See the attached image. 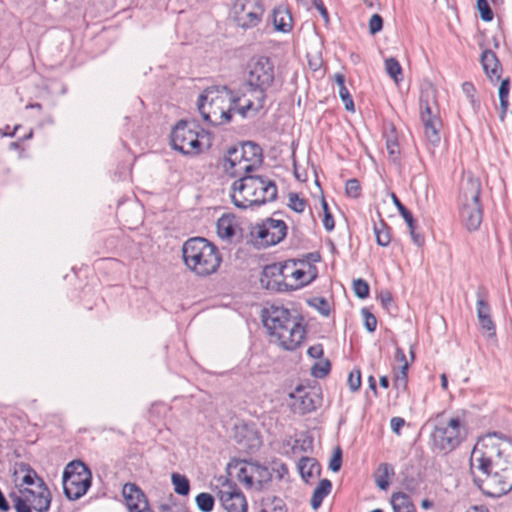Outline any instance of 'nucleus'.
<instances>
[{"label":"nucleus","mask_w":512,"mask_h":512,"mask_svg":"<svg viewBox=\"0 0 512 512\" xmlns=\"http://www.w3.org/2000/svg\"><path fill=\"white\" fill-rule=\"evenodd\" d=\"M301 477L307 482L309 478L319 475L321 466L315 458L301 457L297 464Z\"/></svg>","instance_id":"27"},{"label":"nucleus","mask_w":512,"mask_h":512,"mask_svg":"<svg viewBox=\"0 0 512 512\" xmlns=\"http://www.w3.org/2000/svg\"><path fill=\"white\" fill-rule=\"evenodd\" d=\"M408 228H409V232H410L413 242L417 246H422L424 243V237L415 231L416 230V221L414 222V224H412V226H408Z\"/></svg>","instance_id":"57"},{"label":"nucleus","mask_w":512,"mask_h":512,"mask_svg":"<svg viewBox=\"0 0 512 512\" xmlns=\"http://www.w3.org/2000/svg\"><path fill=\"white\" fill-rule=\"evenodd\" d=\"M385 70H386V73L391 78H393L396 83H398L400 80H402V78H403L402 67L396 58L390 57L385 60Z\"/></svg>","instance_id":"34"},{"label":"nucleus","mask_w":512,"mask_h":512,"mask_svg":"<svg viewBox=\"0 0 512 512\" xmlns=\"http://www.w3.org/2000/svg\"><path fill=\"white\" fill-rule=\"evenodd\" d=\"M203 134L204 131H198V127L194 122L180 120L171 131V146L183 155H198L202 152L200 137H203Z\"/></svg>","instance_id":"10"},{"label":"nucleus","mask_w":512,"mask_h":512,"mask_svg":"<svg viewBox=\"0 0 512 512\" xmlns=\"http://www.w3.org/2000/svg\"><path fill=\"white\" fill-rule=\"evenodd\" d=\"M476 6L483 21H492L494 14L487 0H477Z\"/></svg>","instance_id":"43"},{"label":"nucleus","mask_w":512,"mask_h":512,"mask_svg":"<svg viewBox=\"0 0 512 512\" xmlns=\"http://www.w3.org/2000/svg\"><path fill=\"white\" fill-rule=\"evenodd\" d=\"M324 350L322 344H315L308 348L307 354L313 359H320L323 356Z\"/></svg>","instance_id":"55"},{"label":"nucleus","mask_w":512,"mask_h":512,"mask_svg":"<svg viewBox=\"0 0 512 512\" xmlns=\"http://www.w3.org/2000/svg\"><path fill=\"white\" fill-rule=\"evenodd\" d=\"M509 91H510V79L505 78V79L501 80V83L499 85V89H498L499 98H508Z\"/></svg>","instance_id":"56"},{"label":"nucleus","mask_w":512,"mask_h":512,"mask_svg":"<svg viewBox=\"0 0 512 512\" xmlns=\"http://www.w3.org/2000/svg\"><path fill=\"white\" fill-rule=\"evenodd\" d=\"M487 438H491L492 440H493V438L502 439V440L506 441V443H507L506 447H503V448L506 449V451H509V449H512L509 438L507 436L503 435L502 433L494 432L492 435H487L484 439H487Z\"/></svg>","instance_id":"62"},{"label":"nucleus","mask_w":512,"mask_h":512,"mask_svg":"<svg viewBox=\"0 0 512 512\" xmlns=\"http://www.w3.org/2000/svg\"><path fill=\"white\" fill-rule=\"evenodd\" d=\"M264 11L262 0H235L234 3L235 22L244 30L258 26Z\"/></svg>","instance_id":"14"},{"label":"nucleus","mask_w":512,"mask_h":512,"mask_svg":"<svg viewBox=\"0 0 512 512\" xmlns=\"http://www.w3.org/2000/svg\"><path fill=\"white\" fill-rule=\"evenodd\" d=\"M353 291L359 299H366L370 293V287L367 281L362 278L353 281Z\"/></svg>","instance_id":"41"},{"label":"nucleus","mask_w":512,"mask_h":512,"mask_svg":"<svg viewBox=\"0 0 512 512\" xmlns=\"http://www.w3.org/2000/svg\"><path fill=\"white\" fill-rule=\"evenodd\" d=\"M393 475V466L388 463H381L375 475V482L379 489L386 490L389 487V477Z\"/></svg>","instance_id":"31"},{"label":"nucleus","mask_w":512,"mask_h":512,"mask_svg":"<svg viewBox=\"0 0 512 512\" xmlns=\"http://www.w3.org/2000/svg\"><path fill=\"white\" fill-rule=\"evenodd\" d=\"M374 233L376 242L379 246L386 247L391 242L390 227L384 220H380L378 224H374Z\"/></svg>","instance_id":"32"},{"label":"nucleus","mask_w":512,"mask_h":512,"mask_svg":"<svg viewBox=\"0 0 512 512\" xmlns=\"http://www.w3.org/2000/svg\"><path fill=\"white\" fill-rule=\"evenodd\" d=\"M309 304L315 307L319 313L323 316H329L330 314V304L328 300L324 297H315L313 298Z\"/></svg>","instance_id":"45"},{"label":"nucleus","mask_w":512,"mask_h":512,"mask_svg":"<svg viewBox=\"0 0 512 512\" xmlns=\"http://www.w3.org/2000/svg\"><path fill=\"white\" fill-rule=\"evenodd\" d=\"M19 492L20 495H22L26 501L31 504L35 511L47 512L49 510L52 496L43 479H38L35 489L20 488Z\"/></svg>","instance_id":"17"},{"label":"nucleus","mask_w":512,"mask_h":512,"mask_svg":"<svg viewBox=\"0 0 512 512\" xmlns=\"http://www.w3.org/2000/svg\"><path fill=\"white\" fill-rule=\"evenodd\" d=\"M361 313L364 318V326L366 330L370 333L374 332L377 327V319L375 315L371 313L367 308H363Z\"/></svg>","instance_id":"47"},{"label":"nucleus","mask_w":512,"mask_h":512,"mask_svg":"<svg viewBox=\"0 0 512 512\" xmlns=\"http://www.w3.org/2000/svg\"><path fill=\"white\" fill-rule=\"evenodd\" d=\"M287 229V225L283 220L267 218L252 228L251 235L257 243L264 247H269L280 243L286 237Z\"/></svg>","instance_id":"15"},{"label":"nucleus","mask_w":512,"mask_h":512,"mask_svg":"<svg viewBox=\"0 0 512 512\" xmlns=\"http://www.w3.org/2000/svg\"><path fill=\"white\" fill-rule=\"evenodd\" d=\"M499 102H500V115H499V118L503 122L505 120V117H506V113H507L508 106H509V101H508V98H499Z\"/></svg>","instance_id":"61"},{"label":"nucleus","mask_w":512,"mask_h":512,"mask_svg":"<svg viewBox=\"0 0 512 512\" xmlns=\"http://www.w3.org/2000/svg\"><path fill=\"white\" fill-rule=\"evenodd\" d=\"M338 94L342 102L344 103L345 109L347 111L353 112L354 111V101L353 98L347 89L346 86L340 87L338 89Z\"/></svg>","instance_id":"48"},{"label":"nucleus","mask_w":512,"mask_h":512,"mask_svg":"<svg viewBox=\"0 0 512 512\" xmlns=\"http://www.w3.org/2000/svg\"><path fill=\"white\" fill-rule=\"evenodd\" d=\"M182 257L187 268L201 277L215 273L222 262L219 249L202 237H193L184 242Z\"/></svg>","instance_id":"5"},{"label":"nucleus","mask_w":512,"mask_h":512,"mask_svg":"<svg viewBox=\"0 0 512 512\" xmlns=\"http://www.w3.org/2000/svg\"><path fill=\"white\" fill-rule=\"evenodd\" d=\"M361 185L358 179L351 178L346 181L345 192L348 197L357 199L361 195Z\"/></svg>","instance_id":"42"},{"label":"nucleus","mask_w":512,"mask_h":512,"mask_svg":"<svg viewBox=\"0 0 512 512\" xmlns=\"http://www.w3.org/2000/svg\"><path fill=\"white\" fill-rule=\"evenodd\" d=\"M237 476L240 481L245 482L249 486L253 484V477L252 475L248 474L247 468L245 466L239 468Z\"/></svg>","instance_id":"58"},{"label":"nucleus","mask_w":512,"mask_h":512,"mask_svg":"<svg viewBox=\"0 0 512 512\" xmlns=\"http://www.w3.org/2000/svg\"><path fill=\"white\" fill-rule=\"evenodd\" d=\"M217 495L226 512H247L246 497L236 483L225 480Z\"/></svg>","instance_id":"16"},{"label":"nucleus","mask_w":512,"mask_h":512,"mask_svg":"<svg viewBox=\"0 0 512 512\" xmlns=\"http://www.w3.org/2000/svg\"><path fill=\"white\" fill-rule=\"evenodd\" d=\"M395 360L397 362L402 363V365L405 364V362H407L404 351L399 347H397L395 351Z\"/></svg>","instance_id":"63"},{"label":"nucleus","mask_w":512,"mask_h":512,"mask_svg":"<svg viewBox=\"0 0 512 512\" xmlns=\"http://www.w3.org/2000/svg\"><path fill=\"white\" fill-rule=\"evenodd\" d=\"M501 455H504V448L491 438L480 439L471 451L469 469L472 481L484 494L495 471V462Z\"/></svg>","instance_id":"6"},{"label":"nucleus","mask_w":512,"mask_h":512,"mask_svg":"<svg viewBox=\"0 0 512 512\" xmlns=\"http://www.w3.org/2000/svg\"><path fill=\"white\" fill-rule=\"evenodd\" d=\"M390 425L394 433L400 434L401 428L405 425V420L401 417H393L390 421Z\"/></svg>","instance_id":"59"},{"label":"nucleus","mask_w":512,"mask_h":512,"mask_svg":"<svg viewBox=\"0 0 512 512\" xmlns=\"http://www.w3.org/2000/svg\"><path fill=\"white\" fill-rule=\"evenodd\" d=\"M380 301H381V304L386 308L388 309L389 306L393 303V298H392V295L390 292L388 291H384V292H381L380 293Z\"/></svg>","instance_id":"60"},{"label":"nucleus","mask_w":512,"mask_h":512,"mask_svg":"<svg viewBox=\"0 0 512 512\" xmlns=\"http://www.w3.org/2000/svg\"><path fill=\"white\" fill-rule=\"evenodd\" d=\"M122 494L126 500L129 512H134L145 506L148 502L143 491L134 483H126L123 486Z\"/></svg>","instance_id":"21"},{"label":"nucleus","mask_w":512,"mask_h":512,"mask_svg":"<svg viewBox=\"0 0 512 512\" xmlns=\"http://www.w3.org/2000/svg\"><path fill=\"white\" fill-rule=\"evenodd\" d=\"M465 436V422L458 416L451 417L446 422H439L431 434L435 447L446 452L457 448Z\"/></svg>","instance_id":"11"},{"label":"nucleus","mask_w":512,"mask_h":512,"mask_svg":"<svg viewBox=\"0 0 512 512\" xmlns=\"http://www.w3.org/2000/svg\"><path fill=\"white\" fill-rule=\"evenodd\" d=\"M323 208V226L327 231H332L335 227V222L332 213L329 210L328 204L325 199H322Z\"/></svg>","instance_id":"46"},{"label":"nucleus","mask_w":512,"mask_h":512,"mask_svg":"<svg viewBox=\"0 0 512 512\" xmlns=\"http://www.w3.org/2000/svg\"><path fill=\"white\" fill-rule=\"evenodd\" d=\"M92 474L81 460L69 462L63 471V492L68 500H78L86 494L91 486Z\"/></svg>","instance_id":"9"},{"label":"nucleus","mask_w":512,"mask_h":512,"mask_svg":"<svg viewBox=\"0 0 512 512\" xmlns=\"http://www.w3.org/2000/svg\"><path fill=\"white\" fill-rule=\"evenodd\" d=\"M331 370V363L328 359L317 362L312 366L311 374L316 378H324L326 377Z\"/></svg>","instance_id":"40"},{"label":"nucleus","mask_w":512,"mask_h":512,"mask_svg":"<svg viewBox=\"0 0 512 512\" xmlns=\"http://www.w3.org/2000/svg\"><path fill=\"white\" fill-rule=\"evenodd\" d=\"M171 481L174 486V491L176 494L181 496H187L189 494L190 481L185 475L174 472L171 475Z\"/></svg>","instance_id":"33"},{"label":"nucleus","mask_w":512,"mask_h":512,"mask_svg":"<svg viewBox=\"0 0 512 512\" xmlns=\"http://www.w3.org/2000/svg\"><path fill=\"white\" fill-rule=\"evenodd\" d=\"M512 491V449L495 462V471L491 477L486 495L497 498Z\"/></svg>","instance_id":"13"},{"label":"nucleus","mask_w":512,"mask_h":512,"mask_svg":"<svg viewBox=\"0 0 512 512\" xmlns=\"http://www.w3.org/2000/svg\"><path fill=\"white\" fill-rule=\"evenodd\" d=\"M282 269L283 267H280V263L266 265L261 272V286L271 291H287L288 283L282 277Z\"/></svg>","instance_id":"19"},{"label":"nucleus","mask_w":512,"mask_h":512,"mask_svg":"<svg viewBox=\"0 0 512 512\" xmlns=\"http://www.w3.org/2000/svg\"><path fill=\"white\" fill-rule=\"evenodd\" d=\"M391 504L394 512H416V508L410 496L404 492L393 493L391 497Z\"/></svg>","instance_id":"29"},{"label":"nucleus","mask_w":512,"mask_h":512,"mask_svg":"<svg viewBox=\"0 0 512 512\" xmlns=\"http://www.w3.org/2000/svg\"><path fill=\"white\" fill-rule=\"evenodd\" d=\"M245 95L238 96L227 86H212L204 90L198 98V110L205 122L212 126L229 123L232 113L240 115Z\"/></svg>","instance_id":"1"},{"label":"nucleus","mask_w":512,"mask_h":512,"mask_svg":"<svg viewBox=\"0 0 512 512\" xmlns=\"http://www.w3.org/2000/svg\"><path fill=\"white\" fill-rule=\"evenodd\" d=\"M217 234L221 239L230 241L236 233L237 221L232 214H223L217 220Z\"/></svg>","instance_id":"26"},{"label":"nucleus","mask_w":512,"mask_h":512,"mask_svg":"<svg viewBox=\"0 0 512 512\" xmlns=\"http://www.w3.org/2000/svg\"><path fill=\"white\" fill-rule=\"evenodd\" d=\"M462 91L468 98L473 111L477 112L480 109V101L475 97L476 89L474 85L471 82H464L462 84Z\"/></svg>","instance_id":"38"},{"label":"nucleus","mask_w":512,"mask_h":512,"mask_svg":"<svg viewBox=\"0 0 512 512\" xmlns=\"http://www.w3.org/2000/svg\"><path fill=\"white\" fill-rule=\"evenodd\" d=\"M226 161L234 177L256 170L263 162L262 148L255 142L246 141L228 149Z\"/></svg>","instance_id":"8"},{"label":"nucleus","mask_w":512,"mask_h":512,"mask_svg":"<svg viewBox=\"0 0 512 512\" xmlns=\"http://www.w3.org/2000/svg\"><path fill=\"white\" fill-rule=\"evenodd\" d=\"M332 489V483L329 479H322L314 489L310 504L313 510H317L321 505L325 497H327Z\"/></svg>","instance_id":"28"},{"label":"nucleus","mask_w":512,"mask_h":512,"mask_svg":"<svg viewBox=\"0 0 512 512\" xmlns=\"http://www.w3.org/2000/svg\"><path fill=\"white\" fill-rule=\"evenodd\" d=\"M274 79V64L270 58L260 56L250 60L247 84L251 90L249 96L244 94V103L239 109L242 118L256 116L264 108L266 91L272 86Z\"/></svg>","instance_id":"3"},{"label":"nucleus","mask_w":512,"mask_h":512,"mask_svg":"<svg viewBox=\"0 0 512 512\" xmlns=\"http://www.w3.org/2000/svg\"><path fill=\"white\" fill-rule=\"evenodd\" d=\"M272 22L275 30L288 33L292 30V15L290 11L282 5L276 6L272 10Z\"/></svg>","instance_id":"24"},{"label":"nucleus","mask_w":512,"mask_h":512,"mask_svg":"<svg viewBox=\"0 0 512 512\" xmlns=\"http://www.w3.org/2000/svg\"><path fill=\"white\" fill-rule=\"evenodd\" d=\"M348 386L352 392H356L361 387V371L354 369L350 372L347 380Z\"/></svg>","instance_id":"49"},{"label":"nucleus","mask_w":512,"mask_h":512,"mask_svg":"<svg viewBox=\"0 0 512 512\" xmlns=\"http://www.w3.org/2000/svg\"><path fill=\"white\" fill-rule=\"evenodd\" d=\"M262 322L272 341L287 351L296 350L306 337L305 327L284 307L262 310Z\"/></svg>","instance_id":"2"},{"label":"nucleus","mask_w":512,"mask_h":512,"mask_svg":"<svg viewBox=\"0 0 512 512\" xmlns=\"http://www.w3.org/2000/svg\"><path fill=\"white\" fill-rule=\"evenodd\" d=\"M38 479H41L32 468H27L26 474L22 478V482L26 485H37Z\"/></svg>","instance_id":"53"},{"label":"nucleus","mask_w":512,"mask_h":512,"mask_svg":"<svg viewBox=\"0 0 512 512\" xmlns=\"http://www.w3.org/2000/svg\"><path fill=\"white\" fill-rule=\"evenodd\" d=\"M232 184L231 199L240 209L260 206L276 200L278 190L276 183L264 176L242 174Z\"/></svg>","instance_id":"4"},{"label":"nucleus","mask_w":512,"mask_h":512,"mask_svg":"<svg viewBox=\"0 0 512 512\" xmlns=\"http://www.w3.org/2000/svg\"><path fill=\"white\" fill-rule=\"evenodd\" d=\"M408 367V362H405V364L401 365L399 373L395 376L393 385L398 391H405L407 388Z\"/></svg>","instance_id":"39"},{"label":"nucleus","mask_w":512,"mask_h":512,"mask_svg":"<svg viewBox=\"0 0 512 512\" xmlns=\"http://www.w3.org/2000/svg\"><path fill=\"white\" fill-rule=\"evenodd\" d=\"M312 5L319 11L320 15L326 23L329 22V13L322 0H312Z\"/></svg>","instance_id":"54"},{"label":"nucleus","mask_w":512,"mask_h":512,"mask_svg":"<svg viewBox=\"0 0 512 512\" xmlns=\"http://www.w3.org/2000/svg\"><path fill=\"white\" fill-rule=\"evenodd\" d=\"M386 137V148L388 151L389 159L393 163L399 162L400 149L397 140V136L395 134V128L391 125L390 132H385Z\"/></svg>","instance_id":"30"},{"label":"nucleus","mask_w":512,"mask_h":512,"mask_svg":"<svg viewBox=\"0 0 512 512\" xmlns=\"http://www.w3.org/2000/svg\"><path fill=\"white\" fill-rule=\"evenodd\" d=\"M306 200L300 198L297 193H289L288 207L297 213H302L306 207Z\"/></svg>","instance_id":"44"},{"label":"nucleus","mask_w":512,"mask_h":512,"mask_svg":"<svg viewBox=\"0 0 512 512\" xmlns=\"http://www.w3.org/2000/svg\"><path fill=\"white\" fill-rule=\"evenodd\" d=\"M421 121L427 140L437 146L440 143L442 121L437 114V104L433 90L422 91L419 98Z\"/></svg>","instance_id":"12"},{"label":"nucleus","mask_w":512,"mask_h":512,"mask_svg":"<svg viewBox=\"0 0 512 512\" xmlns=\"http://www.w3.org/2000/svg\"><path fill=\"white\" fill-rule=\"evenodd\" d=\"M481 64L491 82L500 80L502 67L495 52L490 49L484 50L481 55Z\"/></svg>","instance_id":"22"},{"label":"nucleus","mask_w":512,"mask_h":512,"mask_svg":"<svg viewBox=\"0 0 512 512\" xmlns=\"http://www.w3.org/2000/svg\"><path fill=\"white\" fill-rule=\"evenodd\" d=\"M342 465V450L340 447H337L329 461V469L332 472H338L341 469Z\"/></svg>","instance_id":"50"},{"label":"nucleus","mask_w":512,"mask_h":512,"mask_svg":"<svg viewBox=\"0 0 512 512\" xmlns=\"http://www.w3.org/2000/svg\"><path fill=\"white\" fill-rule=\"evenodd\" d=\"M291 273L294 283H288L287 291L297 290L310 284L317 277V268L309 264L307 271L295 267Z\"/></svg>","instance_id":"23"},{"label":"nucleus","mask_w":512,"mask_h":512,"mask_svg":"<svg viewBox=\"0 0 512 512\" xmlns=\"http://www.w3.org/2000/svg\"><path fill=\"white\" fill-rule=\"evenodd\" d=\"M383 28V18L379 14H373L369 20V32L372 35L379 33Z\"/></svg>","instance_id":"51"},{"label":"nucleus","mask_w":512,"mask_h":512,"mask_svg":"<svg viewBox=\"0 0 512 512\" xmlns=\"http://www.w3.org/2000/svg\"><path fill=\"white\" fill-rule=\"evenodd\" d=\"M391 198H392V201L394 203V205L396 206L398 212L400 213V215L402 216V218L404 219V221L406 222L407 226H412V224H414L415 222V219L413 217V214L412 212L407 209L403 204L402 202L400 201V199L396 196L395 193H392L391 194Z\"/></svg>","instance_id":"36"},{"label":"nucleus","mask_w":512,"mask_h":512,"mask_svg":"<svg viewBox=\"0 0 512 512\" xmlns=\"http://www.w3.org/2000/svg\"><path fill=\"white\" fill-rule=\"evenodd\" d=\"M296 265L297 263L295 260H289L285 261L284 263H280V267H283L281 274L284 281H286V279L289 277H293V274L291 272H293V269L295 268Z\"/></svg>","instance_id":"52"},{"label":"nucleus","mask_w":512,"mask_h":512,"mask_svg":"<svg viewBox=\"0 0 512 512\" xmlns=\"http://www.w3.org/2000/svg\"><path fill=\"white\" fill-rule=\"evenodd\" d=\"M466 512H489L485 506H473L470 507Z\"/></svg>","instance_id":"64"},{"label":"nucleus","mask_w":512,"mask_h":512,"mask_svg":"<svg viewBox=\"0 0 512 512\" xmlns=\"http://www.w3.org/2000/svg\"><path fill=\"white\" fill-rule=\"evenodd\" d=\"M477 297V317L479 324L482 329L489 332V335H495L496 329L490 316V305L487 301L481 298L480 292H477Z\"/></svg>","instance_id":"25"},{"label":"nucleus","mask_w":512,"mask_h":512,"mask_svg":"<svg viewBox=\"0 0 512 512\" xmlns=\"http://www.w3.org/2000/svg\"><path fill=\"white\" fill-rule=\"evenodd\" d=\"M234 440L245 451L252 452L257 450L261 444V436L253 424L238 423L234 426Z\"/></svg>","instance_id":"18"},{"label":"nucleus","mask_w":512,"mask_h":512,"mask_svg":"<svg viewBox=\"0 0 512 512\" xmlns=\"http://www.w3.org/2000/svg\"><path fill=\"white\" fill-rule=\"evenodd\" d=\"M195 502H196L197 508L201 512H211L215 505L214 497L210 493H207V492L199 493L195 498Z\"/></svg>","instance_id":"35"},{"label":"nucleus","mask_w":512,"mask_h":512,"mask_svg":"<svg viewBox=\"0 0 512 512\" xmlns=\"http://www.w3.org/2000/svg\"><path fill=\"white\" fill-rule=\"evenodd\" d=\"M481 192V182L478 178L470 174L462 179L458 207L461 221L469 232L477 231L483 220Z\"/></svg>","instance_id":"7"},{"label":"nucleus","mask_w":512,"mask_h":512,"mask_svg":"<svg viewBox=\"0 0 512 512\" xmlns=\"http://www.w3.org/2000/svg\"><path fill=\"white\" fill-rule=\"evenodd\" d=\"M9 498L14 503L16 512H32L33 507L22 495H18L16 492H11L9 493Z\"/></svg>","instance_id":"37"},{"label":"nucleus","mask_w":512,"mask_h":512,"mask_svg":"<svg viewBox=\"0 0 512 512\" xmlns=\"http://www.w3.org/2000/svg\"><path fill=\"white\" fill-rule=\"evenodd\" d=\"M289 397L291 399L290 407L294 413H298L300 415H304L315 410V404L307 392L306 388L299 385L296 389L289 393Z\"/></svg>","instance_id":"20"}]
</instances>
